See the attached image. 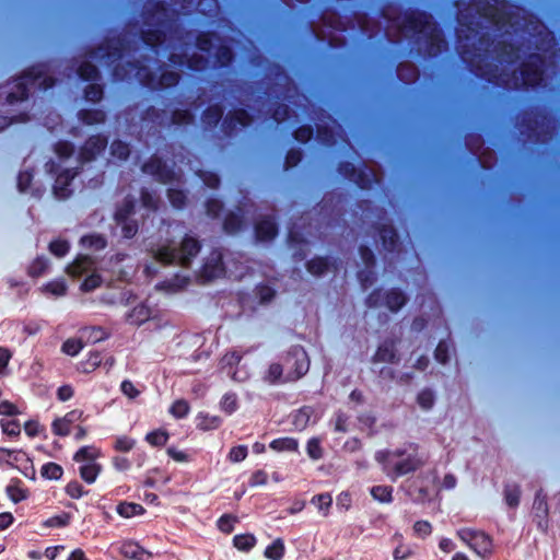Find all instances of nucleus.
Masks as SVG:
<instances>
[{
    "label": "nucleus",
    "mask_w": 560,
    "mask_h": 560,
    "mask_svg": "<svg viewBox=\"0 0 560 560\" xmlns=\"http://www.w3.org/2000/svg\"><path fill=\"white\" fill-rule=\"evenodd\" d=\"M250 270L249 259L241 252H232L229 247H212L200 268L199 278L205 282L220 277L241 280Z\"/></svg>",
    "instance_id": "obj_1"
},
{
    "label": "nucleus",
    "mask_w": 560,
    "mask_h": 560,
    "mask_svg": "<svg viewBox=\"0 0 560 560\" xmlns=\"http://www.w3.org/2000/svg\"><path fill=\"white\" fill-rule=\"evenodd\" d=\"M533 31L537 38L535 39L536 52L529 55V60L522 65L520 77H515V85L520 81L523 85L534 86L542 81L545 55L552 44V36L546 27L539 22L529 21L526 23V33Z\"/></svg>",
    "instance_id": "obj_2"
},
{
    "label": "nucleus",
    "mask_w": 560,
    "mask_h": 560,
    "mask_svg": "<svg viewBox=\"0 0 560 560\" xmlns=\"http://www.w3.org/2000/svg\"><path fill=\"white\" fill-rule=\"evenodd\" d=\"M375 460L382 465L383 471L393 480L417 471L424 465L418 453V445L409 443L408 447L381 450L375 453Z\"/></svg>",
    "instance_id": "obj_3"
},
{
    "label": "nucleus",
    "mask_w": 560,
    "mask_h": 560,
    "mask_svg": "<svg viewBox=\"0 0 560 560\" xmlns=\"http://www.w3.org/2000/svg\"><path fill=\"white\" fill-rule=\"evenodd\" d=\"M384 19L386 20V33L388 36H392V28H397L406 36L409 33H415L429 37L432 45L436 46V50H440L443 45L440 31L430 16L424 14H405L404 16L394 18L390 13H386Z\"/></svg>",
    "instance_id": "obj_4"
},
{
    "label": "nucleus",
    "mask_w": 560,
    "mask_h": 560,
    "mask_svg": "<svg viewBox=\"0 0 560 560\" xmlns=\"http://www.w3.org/2000/svg\"><path fill=\"white\" fill-rule=\"evenodd\" d=\"M470 10L476 11L481 18L493 23L499 30H504L505 34L516 33L521 28L518 10L513 11L505 7L490 4L489 2H478Z\"/></svg>",
    "instance_id": "obj_5"
},
{
    "label": "nucleus",
    "mask_w": 560,
    "mask_h": 560,
    "mask_svg": "<svg viewBox=\"0 0 560 560\" xmlns=\"http://www.w3.org/2000/svg\"><path fill=\"white\" fill-rule=\"evenodd\" d=\"M67 273L73 278L88 275L81 284V290L91 292L100 288L103 283V278L97 272L94 260L85 255H78V257L67 267Z\"/></svg>",
    "instance_id": "obj_6"
},
{
    "label": "nucleus",
    "mask_w": 560,
    "mask_h": 560,
    "mask_svg": "<svg viewBox=\"0 0 560 560\" xmlns=\"http://www.w3.org/2000/svg\"><path fill=\"white\" fill-rule=\"evenodd\" d=\"M154 258L164 266H180L188 268L198 256L201 247H151Z\"/></svg>",
    "instance_id": "obj_7"
},
{
    "label": "nucleus",
    "mask_w": 560,
    "mask_h": 560,
    "mask_svg": "<svg viewBox=\"0 0 560 560\" xmlns=\"http://www.w3.org/2000/svg\"><path fill=\"white\" fill-rule=\"evenodd\" d=\"M54 80L46 73L43 68H35L27 71L20 80L16 82L15 88L16 92H10L8 95L9 102L13 103L14 101L23 100L27 96L28 85L38 86L40 89H48L52 86Z\"/></svg>",
    "instance_id": "obj_8"
},
{
    "label": "nucleus",
    "mask_w": 560,
    "mask_h": 560,
    "mask_svg": "<svg viewBox=\"0 0 560 560\" xmlns=\"http://www.w3.org/2000/svg\"><path fill=\"white\" fill-rule=\"evenodd\" d=\"M285 369L284 381H296L304 376L310 369V359L301 346L292 347L282 358Z\"/></svg>",
    "instance_id": "obj_9"
},
{
    "label": "nucleus",
    "mask_w": 560,
    "mask_h": 560,
    "mask_svg": "<svg viewBox=\"0 0 560 560\" xmlns=\"http://www.w3.org/2000/svg\"><path fill=\"white\" fill-rule=\"evenodd\" d=\"M408 299L406 294L397 288L383 292L382 289L373 290L365 299L368 307L386 306L390 312H398L406 305Z\"/></svg>",
    "instance_id": "obj_10"
},
{
    "label": "nucleus",
    "mask_w": 560,
    "mask_h": 560,
    "mask_svg": "<svg viewBox=\"0 0 560 560\" xmlns=\"http://www.w3.org/2000/svg\"><path fill=\"white\" fill-rule=\"evenodd\" d=\"M136 199L126 198L117 208L115 219L117 226L124 237L130 238L138 232V222L133 218L136 214Z\"/></svg>",
    "instance_id": "obj_11"
},
{
    "label": "nucleus",
    "mask_w": 560,
    "mask_h": 560,
    "mask_svg": "<svg viewBox=\"0 0 560 560\" xmlns=\"http://www.w3.org/2000/svg\"><path fill=\"white\" fill-rule=\"evenodd\" d=\"M457 536L480 556L491 552V538L483 532L462 528L457 532Z\"/></svg>",
    "instance_id": "obj_12"
},
{
    "label": "nucleus",
    "mask_w": 560,
    "mask_h": 560,
    "mask_svg": "<svg viewBox=\"0 0 560 560\" xmlns=\"http://www.w3.org/2000/svg\"><path fill=\"white\" fill-rule=\"evenodd\" d=\"M360 257L363 260L365 268L358 272V280L361 287L365 290L376 281V272L374 270L376 265L375 255L372 247H359Z\"/></svg>",
    "instance_id": "obj_13"
},
{
    "label": "nucleus",
    "mask_w": 560,
    "mask_h": 560,
    "mask_svg": "<svg viewBox=\"0 0 560 560\" xmlns=\"http://www.w3.org/2000/svg\"><path fill=\"white\" fill-rule=\"evenodd\" d=\"M548 514L549 509L547 504V497L542 492V490H538L536 492L534 503H533V517L536 523L538 529L542 533H546L548 529Z\"/></svg>",
    "instance_id": "obj_14"
},
{
    "label": "nucleus",
    "mask_w": 560,
    "mask_h": 560,
    "mask_svg": "<svg viewBox=\"0 0 560 560\" xmlns=\"http://www.w3.org/2000/svg\"><path fill=\"white\" fill-rule=\"evenodd\" d=\"M143 172L158 177L159 180L167 183L173 178H177L178 174L174 170L163 163L159 158H152L143 165Z\"/></svg>",
    "instance_id": "obj_15"
},
{
    "label": "nucleus",
    "mask_w": 560,
    "mask_h": 560,
    "mask_svg": "<svg viewBox=\"0 0 560 560\" xmlns=\"http://www.w3.org/2000/svg\"><path fill=\"white\" fill-rule=\"evenodd\" d=\"M55 153L58 159V164L55 161L47 163L49 173H58L62 164H67L73 153V145L67 141H60L56 144Z\"/></svg>",
    "instance_id": "obj_16"
},
{
    "label": "nucleus",
    "mask_w": 560,
    "mask_h": 560,
    "mask_svg": "<svg viewBox=\"0 0 560 560\" xmlns=\"http://www.w3.org/2000/svg\"><path fill=\"white\" fill-rule=\"evenodd\" d=\"M107 140L102 137H92L81 148L79 160L82 162L94 159L106 147Z\"/></svg>",
    "instance_id": "obj_17"
},
{
    "label": "nucleus",
    "mask_w": 560,
    "mask_h": 560,
    "mask_svg": "<svg viewBox=\"0 0 560 560\" xmlns=\"http://www.w3.org/2000/svg\"><path fill=\"white\" fill-rule=\"evenodd\" d=\"M74 175L75 172H73V168L70 167H66L60 173H58L54 186V192L59 199H65L70 195L71 190L68 187L70 186Z\"/></svg>",
    "instance_id": "obj_18"
},
{
    "label": "nucleus",
    "mask_w": 560,
    "mask_h": 560,
    "mask_svg": "<svg viewBox=\"0 0 560 560\" xmlns=\"http://www.w3.org/2000/svg\"><path fill=\"white\" fill-rule=\"evenodd\" d=\"M397 361H398V358H397V351H396L394 340L383 341L378 346L375 354L372 358L373 363H377V362L395 363Z\"/></svg>",
    "instance_id": "obj_19"
},
{
    "label": "nucleus",
    "mask_w": 560,
    "mask_h": 560,
    "mask_svg": "<svg viewBox=\"0 0 560 560\" xmlns=\"http://www.w3.org/2000/svg\"><path fill=\"white\" fill-rule=\"evenodd\" d=\"M120 553L132 560H148L151 558V552L143 549L138 542L125 541L120 547Z\"/></svg>",
    "instance_id": "obj_20"
},
{
    "label": "nucleus",
    "mask_w": 560,
    "mask_h": 560,
    "mask_svg": "<svg viewBox=\"0 0 560 560\" xmlns=\"http://www.w3.org/2000/svg\"><path fill=\"white\" fill-rule=\"evenodd\" d=\"M242 360V355L236 352V351H233V352H230V353H226L223 358H222V363L224 366H229L230 370L228 371V374L234 380V381H237V382H243L247 378V372L245 371H238V370H235L232 372V368L234 365H237Z\"/></svg>",
    "instance_id": "obj_21"
},
{
    "label": "nucleus",
    "mask_w": 560,
    "mask_h": 560,
    "mask_svg": "<svg viewBox=\"0 0 560 560\" xmlns=\"http://www.w3.org/2000/svg\"><path fill=\"white\" fill-rule=\"evenodd\" d=\"M8 497L14 502L19 503L28 497V490L24 488L23 481L15 478L11 479L10 483L5 488Z\"/></svg>",
    "instance_id": "obj_22"
},
{
    "label": "nucleus",
    "mask_w": 560,
    "mask_h": 560,
    "mask_svg": "<svg viewBox=\"0 0 560 560\" xmlns=\"http://www.w3.org/2000/svg\"><path fill=\"white\" fill-rule=\"evenodd\" d=\"M276 224L272 218H265L257 222L256 233L260 241H269L276 234Z\"/></svg>",
    "instance_id": "obj_23"
},
{
    "label": "nucleus",
    "mask_w": 560,
    "mask_h": 560,
    "mask_svg": "<svg viewBox=\"0 0 560 560\" xmlns=\"http://www.w3.org/2000/svg\"><path fill=\"white\" fill-rule=\"evenodd\" d=\"M269 446L276 452H298L299 441L294 438L284 436L272 440Z\"/></svg>",
    "instance_id": "obj_24"
},
{
    "label": "nucleus",
    "mask_w": 560,
    "mask_h": 560,
    "mask_svg": "<svg viewBox=\"0 0 560 560\" xmlns=\"http://www.w3.org/2000/svg\"><path fill=\"white\" fill-rule=\"evenodd\" d=\"M311 416V407H302L291 415V423L296 431H303L307 427Z\"/></svg>",
    "instance_id": "obj_25"
},
{
    "label": "nucleus",
    "mask_w": 560,
    "mask_h": 560,
    "mask_svg": "<svg viewBox=\"0 0 560 560\" xmlns=\"http://www.w3.org/2000/svg\"><path fill=\"white\" fill-rule=\"evenodd\" d=\"M49 260L44 256L36 257L27 268V275L32 278H38L47 273Z\"/></svg>",
    "instance_id": "obj_26"
},
{
    "label": "nucleus",
    "mask_w": 560,
    "mask_h": 560,
    "mask_svg": "<svg viewBox=\"0 0 560 560\" xmlns=\"http://www.w3.org/2000/svg\"><path fill=\"white\" fill-rule=\"evenodd\" d=\"M196 420H197V428L202 431L218 429L222 423V419L220 417L210 416V415L203 413V412L198 413Z\"/></svg>",
    "instance_id": "obj_27"
},
{
    "label": "nucleus",
    "mask_w": 560,
    "mask_h": 560,
    "mask_svg": "<svg viewBox=\"0 0 560 560\" xmlns=\"http://www.w3.org/2000/svg\"><path fill=\"white\" fill-rule=\"evenodd\" d=\"M306 269L313 276H323L329 270V260L326 257H315L306 262Z\"/></svg>",
    "instance_id": "obj_28"
},
{
    "label": "nucleus",
    "mask_w": 560,
    "mask_h": 560,
    "mask_svg": "<svg viewBox=\"0 0 560 560\" xmlns=\"http://www.w3.org/2000/svg\"><path fill=\"white\" fill-rule=\"evenodd\" d=\"M117 513L125 518H130L132 516L142 515L145 510L141 504L133 502H121L117 505Z\"/></svg>",
    "instance_id": "obj_29"
},
{
    "label": "nucleus",
    "mask_w": 560,
    "mask_h": 560,
    "mask_svg": "<svg viewBox=\"0 0 560 560\" xmlns=\"http://www.w3.org/2000/svg\"><path fill=\"white\" fill-rule=\"evenodd\" d=\"M512 44H506L505 40L502 42V47L498 51V58L501 63L503 62H513L514 58L518 59L521 58V52L525 54L521 48L516 49Z\"/></svg>",
    "instance_id": "obj_30"
},
{
    "label": "nucleus",
    "mask_w": 560,
    "mask_h": 560,
    "mask_svg": "<svg viewBox=\"0 0 560 560\" xmlns=\"http://www.w3.org/2000/svg\"><path fill=\"white\" fill-rule=\"evenodd\" d=\"M100 455H101V451L97 447H95L93 445L82 446L74 454L73 460H75L78 463H80V462L94 463V460L97 457H100Z\"/></svg>",
    "instance_id": "obj_31"
},
{
    "label": "nucleus",
    "mask_w": 560,
    "mask_h": 560,
    "mask_svg": "<svg viewBox=\"0 0 560 560\" xmlns=\"http://www.w3.org/2000/svg\"><path fill=\"white\" fill-rule=\"evenodd\" d=\"M393 540L398 541L397 547L393 551L394 560H407L413 555V550L410 546L402 544V535L396 533L393 536Z\"/></svg>",
    "instance_id": "obj_32"
},
{
    "label": "nucleus",
    "mask_w": 560,
    "mask_h": 560,
    "mask_svg": "<svg viewBox=\"0 0 560 560\" xmlns=\"http://www.w3.org/2000/svg\"><path fill=\"white\" fill-rule=\"evenodd\" d=\"M370 493L374 500L381 503H390L393 501V487L390 486H374L371 488Z\"/></svg>",
    "instance_id": "obj_33"
},
{
    "label": "nucleus",
    "mask_w": 560,
    "mask_h": 560,
    "mask_svg": "<svg viewBox=\"0 0 560 560\" xmlns=\"http://www.w3.org/2000/svg\"><path fill=\"white\" fill-rule=\"evenodd\" d=\"M67 289L68 287L63 279L49 281L43 287V291L46 294H50L56 298L63 296L67 293Z\"/></svg>",
    "instance_id": "obj_34"
},
{
    "label": "nucleus",
    "mask_w": 560,
    "mask_h": 560,
    "mask_svg": "<svg viewBox=\"0 0 560 560\" xmlns=\"http://www.w3.org/2000/svg\"><path fill=\"white\" fill-rule=\"evenodd\" d=\"M150 317V311L145 305L135 306L127 315V319L135 325H141Z\"/></svg>",
    "instance_id": "obj_35"
},
{
    "label": "nucleus",
    "mask_w": 560,
    "mask_h": 560,
    "mask_svg": "<svg viewBox=\"0 0 560 560\" xmlns=\"http://www.w3.org/2000/svg\"><path fill=\"white\" fill-rule=\"evenodd\" d=\"M504 500L510 508H516L520 504L521 489L517 485H505L504 487Z\"/></svg>",
    "instance_id": "obj_36"
},
{
    "label": "nucleus",
    "mask_w": 560,
    "mask_h": 560,
    "mask_svg": "<svg viewBox=\"0 0 560 560\" xmlns=\"http://www.w3.org/2000/svg\"><path fill=\"white\" fill-rule=\"evenodd\" d=\"M79 470L81 478L85 482L93 483L101 472V466L96 463H88L82 465Z\"/></svg>",
    "instance_id": "obj_37"
},
{
    "label": "nucleus",
    "mask_w": 560,
    "mask_h": 560,
    "mask_svg": "<svg viewBox=\"0 0 560 560\" xmlns=\"http://www.w3.org/2000/svg\"><path fill=\"white\" fill-rule=\"evenodd\" d=\"M40 475L48 480H59L63 475V469L59 464L50 462L42 466Z\"/></svg>",
    "instance_id": "obj_38"
},
{
    "label": "nucleus",
    "mask_w": 560,
    "mask_h": 560,
    "mask_svg": "<svg viewBox=\"0 0 560 560\" xmlns=\"http://www.w3.org/2000/svg\"><path fill=\"white\" fill-rule=\"evenodd\" d=\"M82 337L86 338L88 342L96 343L105 340L108 334L103 327H86L82 330Z\"/></svg>",
    "instance_id": "obj_39"
},
{
    "label": "nucleus",
    "mask_w": 560,
    "mask_h": 560,
    "mask_svg": "<svg viewBox=\"0 0 560 560\" xmlns=\"http://www.w3.org/2000/svg\"><path fill=\"white\" fill-rule=\"evenodd\" d=\"M311 502L318 509L319 512L323 513L324 516H327L332 504V498L329 493L325 492L314 495Z\"/></svg>",
    "instance_id": "obj_40"
},
{
    "label": "nucleus",
    "mask_w": 560,
    "mask_h": 560,
    "mask_svg": "<svg viewBox=\"0 0 560 560\" xmlns=\"http://www.w3.org/2000/svg\"><path fill=\"white\" fill-rule=\"evenodd\" d=\"M233 545L241 551H249L256 545V538L252 534H241L233 538Z\"/></svg>",
    "instance_id": "obj_41"
},
{
    "label": "nucleus",
    "mask_w": 560,
    "mask_h": 560,
    "mask_svg": "<svg viewBox=\"0 0 560 560\" xmlns=\"http://www.w3.org/2000/svg\"><path fill=\"white\" fill-rule=\"evenodd\" d=\"M220 407L226 415L234 413L238 409L237 395L232 392L224 394L220 401Z\"/></svg>",
    "instance_id": "obj_42"
},
{
    "label": "nucleus",
    "mask_w": 560,
    "mask_h": 560,
    "mask_svg": "<svg viewBox=\"0 0 560 560\" xmlns=\"http://www.w3.org/2000/svg\"><path fill=\"white\" fill-rule=\"evenodd\" d=\"M284 556V544L281 539H276L265 550V557L270 560H281Z\"/></svg>",
    "instance_id": "obj_43"
},
{
    "label": "nucleus",
    "mask_w": 560,
    "mask_h": 560,
    "mask_svg": "<svg viewBox=\"0 0 560 560\" xmlns=\"http://www.w3.org/2000/svg\"><path fill=\"white\" fill-rule=\"evenodd\" d=\"M306 453L308 457L313 460H318L324 456V451L322 447V441L318 438H312L307 441L306 444Z\"/></svg>",
    "instance_id": "obj_44"
},
{
    "label": "nucleus",
    "mask_w": 560,
    "mask_h": 560,
    "mask_svg": "<svg viewBox=\"0 0 560 560\" xmlns=\"http://www.w3.org/2000/svg\"><path fill=\"white\" fill-rule=\"evenodd\" d=\"M168 433L165 430H154L145 435V441L152 446H164L167 443Z\"/></svg>",
    "instance_id": "obj_45"
},
{
    "label": "nucleus",
    "mask_w": 560,
    "mask_h": 560,
    "mask_svg": "<svg viewBox=\"0 0 560 560\" xmlns=\"http://www.w3.org/2000/svg\"><path fill=\"white\" fill-rule=\"evenodd\" d=\"M80 118L84 124L93 125L103 122L105 119V115L102 110L91 109L81 112Z\"/></svg>",
    "instance_id": "obj_46"
},
{
    "label": "nucleus",
    "mask_w": 560,
    "mask_h": 560,
    "mask_svg": "<svg viewBox=\"0 0 560 560\" xmlns=\"http://www.w3.org/2000/svg\"><path fill=\"white\" fill-rule=\"evenodd\" d=\"M237 522V517L232 514H223L218 520V528L225 534H230L234 530V525Z\"/></svg>",
    "instance_id": "obj_47"
},
{
    "label": "nucleus",
    "mask_w": 560,
    "mask_h": 560,
    "mask_svg": "<svg viewBox=\"0 0 560 560\" xmlns=\"http://www.w3.org/2000/svg\"><path fill=\"white\" fill-rule=\"evenodd\" d=\"M434 400H435L434 394L429 388L421 390L417 397V401H418L419 406L424 410L431 409L434 405Z\"/></svg>",
    "instance_id": "obj_48"
},
{
    "label": "nucleus",
    "mask_w": 560,
    "mask_h": 560,
    "mask_svg": "<svg viewBox=\"0 0 560 560\" xmlns=\"http://www.w3.org/2000/svg\"><path fill=\"white\" fill-rule=\"evenodd\" d=\"M170 412L172 416H174L176 419H183L185 418L189 412V405L184 399H178L173 402V405L170 408Z\"/></svg>",
    "instance_id": "obj_49"
},
{
    "label": "nucleus",
    "mask_w": 560,
    "mask_h": 560,
    "mask_svg": "<svg viewBox=\"0 0 560 560\" xmlns=\"http://www.w3.org/2000/svg\"><path fill=\"white\" fill-rule=\"evenodd\" d=\"M285 369L282 363H272L268 369V378L271 382H285L284 381Z\"/></svg>",
    "instance_id": "obj_50"
},
{
    "label": "nucleus",
    "mask_w": 560,
    "mask_h": 560,
    "mask_svg": "<svg viewBox=\"0 0 560 560\" xmlns=\"http://www.w3.org/2000/svg\"><path fill=\"white\" fill-rule=\"evenodd\" d=\"M435 360L442 364H445L450 360V343L442 340L438 343L434 351Z\"/></svg>",
    "instance_id": "obj_51"
},
{
    "label": "nucleus",
    "mask_w": 560,
    "mask_h": 560,
    "mask_svg": "<svg viewBox=\"0 0 560 560\" xmlns=\"http://www.w3.org/2000/svg\"><path fill=\"white\" fill-rule=\"evenodd\" d=\"M65 490H66V493L72 499H80L84 494H88V492H89L88 490H84L83 486L77 480L70 481L66 486Z\"/></svg>",
    "instance_id": "obj_52"
},
{
    "label": "nucleus",
    "mask_w": 560,
    "mask_h": 560,
    "mask_svg": "<svg viewBox=\"0 0 560 560\" xmlns=\"http://www.w3.org/2000/svg\"><path fill=\"white\" fill-rule=\"evenodd\" d=\"M78 73L84 80H92L97 77V69L90 61H84L80 65Z\"/></svg>",
    "instance_id": "obj_53"
},
{
    "label": "nucleus",
    "mask_w": 560,
    "mask_h": 560,
    "mask_svg": "<svg viewBox=\"0 0 560 560\" xmlns=\"http://www.w3.org/2000/svg\"><path fill=\"white\" fill-rule=\"evenodd\" d=\"M61 349L66 354L74 357L83 349V345L80 340L68 339L62 343Z\"/></svg>",
    "instance_id": "obj_54"
},
{
    "label": "nucleus",
    "mask_w": 560,
    "mask_h": 560,
    "mask_svg": "<svg viewBox=\"0 0 560 560\" xmlns=\"http://www.w3.org/2000/svg\"><path fill=\"white\" fill-rule=\"evenodd\" d=\"M71 427L63 420V418H57L51 423V431L55 435L67 436L70 434Z\"/></svg>",
    "instance_id": "obj_55"
},
{
    "label": "nucleus",
    "mask_w": 560,
    "mask_h": 560,
    "mask_svg": "<svg viewBox=\"0 0 560 560\" xmlns=\"http://www.w3.org/2000/svg\"><path fill=\"white\" fill-rule=\"evenodd\" d=\"M136 441L129 436L121 435L115 439L114 448L118 452H129L133 448Z\"/></svg>",
    "instance_id": "obj_56"
},
{
    "label": "nucleus",
    "mask_w": 560,
    "mask_h": 560,
    "mask_svg": "<svg viewBox=\"0 0 560 560\" xmlns=\"http://www.w3.org/2000/svg\"><path fill=\"white\" fill-rule=\"evenodd\" d=\"M248 450L245 445H237L231 448L228 458L232 463H240L247 457Z\"/></svg>",
    "instance_id": "obj_57"
},
{
    "label": "nucleus",
    "mask_w": 560,
    "mask_h": 560,
    "mask_svg": "<svg viewBox=\"0 0 560 560\" xmlns=\"http://www.w3.org/2000/svg\"><path fill=\"white\" fill-rule=\"evenodd\" d=\"M1 428L4 434L12 438L19 436L21 432L20 423L16 420H2Z\"/></svg>",
    "instance_id": "obj_58"
},
{
    "label": "nucleus",
    "mask_w": 560,
    "mask_h": 560,
    "mask_svg": "<svg viewBox=\"0 0 560 560\" xmlns=\"http://www.w3.org/2000/svg\"><path fill=\"white\" fill-rule=\"evenodd\" d=\"M222 108L220 106H211L207 109V112L205 113V122L208 124V125H215L219 119L222 117Z\"/></svg>",
    "instance_id": "obj_59"
},
{
    "label": "nucleus",
    "mask_w": 560,
    "mask_h": 560,
    "mask_svg": "<svg viewBox=\"0 0 560 560\" xmlns=\"http://www.w3.org/2000/svg\"><path fill=\"white\" fill-rule=\"evenodd\" d=\"M112 154L119 160H125L129 154L128 144L121 141H114L110 145Z\"/></svg>",
    "instance_id": "obj_60"
},
{
    "label": "nucleus",
    "mask_w": 560,
    "mask_h": 560,
    "mask_svg": "<svg viewBox=\"0 0 560 560\" xmlns=\"http://www.w3.org/2000/svg\"><path fill=\"white\" fill-rule=\"evenodd\" d=\"M242 224V219L238 214L231 213L224 220V229L229 233H235Z\"/></svg>",
    "instance_id": "obj_61"
},
{
    "label": "nucleus",
    "mask_w": 560,
    "mask_h": 560,
    "mask_svg": "<svg viewBox=\"0 0 560 560\" xmlns=\"http://www.w3.org/2000/svg\"><path fill=\"white\" fill-rule=\"evenodd\" d=\"M348 420H349V417L345 412H342V411L336 412L335 419H334L335 431L342 432V433L347 432L348 431Z\"/></svg>",
    "instance_id": "obj_62"
},
{
    "label": "nucleus",
    "mask_w": 560,
    "mask_h": 560,
    "mask_svg": "<svg viewBox=\"0 0 560 560\" xmlns=\"http://www.w3.org/2000/svg\"><path fill=\"white\" fill-rule=\"evenodd\" d=\"M257 295L261 303H268L275 298L276 291L267 284H261L257 287Z\"/></svg>",
    "instance_id": "obj_63"
},
{
    "label": "nucleus",
    "mask_w": 560,
    "mask_h": 560,
    "mask_svg": "<svg viewBox=\"0 0 560 560\" xmlns=\"http://www.w3.org/2000/svg\"><path fill=\"white\" fill-rule=\"evenodd\" d=\"M268 481V475L265 470L258 469L254 471L249 478V486L250 487H257V486H264Z\"/></svg>",
    "instance_id": "obj_64"
}]
</instances>
